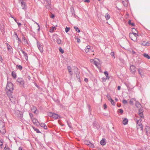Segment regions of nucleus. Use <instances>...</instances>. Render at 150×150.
I'll return each mask as SVG.
<instances>
[{
  "instance_id": "nucleus-1",
  "label": "nucleus",
  "mask_w": 150,
  "mask_h": 150,
  "mask_svg": "<svg viewBox=\"0 0 150 150\" xmlns=\"http://www.w3.org/2000/svg\"><path fill=\"white\" fill-rule=\"evenodd\" d=\"M6 89L7 91V94L11 102H13V99L14 98L12 96V93L14 90L13 85L11 82L7 83Z\"/></svg>"
},
{
  "instance_id": "nucleus-2",
  "label": "nucleus",
  "mask_w": 150,
  "mask_h": 150,
  "mask_svg": "<svg viewBox=\"0 0 150 150\" xmlns=\"http://www.w3.org/2000/svg\"><path fill=\"white\" fill-rule=\"evenodd\" d=\"M17 81L20 86L24 87L25 82L23 79L22 78H18L17 80Z\"/></svg>"
},
{
  "instance_id": "nucleus-3",
  "label": "nucleus",
  "mask_w": 150,
  "mask_h": 150,
  "mask_svg": "<svg viewBox=\"0 0 150 150\" xmlns=\"http://www.w3.org/2000/svg\"><path fill=\"white\" fill-rule=\"evenodd\" d=\"M142 120H140V119L139 120H137V127H138L137 129L139 128H140V130H142L143 129V126L141 122Z\"/></svg>"
},
{
  "instance_id": "nucleus-4",
  "label": "nucleus",
  "mask_w": 150,
  "mask_h": 150,
  "mask_svg": "<svg viewBox=\"0 0 150 150\" xmlns=\"http://www.w3.org/2000/svg\"><path fill=\"white\" fill-rule=\"evenodd\" d=\"M130 70L132 74H134L136 71V67L133 65H130Z\"/></svg>"
},
{
  "instance_id": "nucleus-5",
  "label": "nucleus",
  "mask_w": 150,
  "mask_h": 150,
  "mask_svg": "<svg viewBox=\"0 0 150 150\" xmlns=\"http://www.w3.org/2000/svg\"><path fill=\"white\" fill-rule=\"evenodd\" d=\"M137 33V32L132 33H130L129 34V37L131 38L132 40L134 41V40L132 38V37L134 36V39H137V37L138 36Z\"/></svg>"
},
{
  "instance_id": "nucleus-6",
  "label": "nucleus",
  "mask_w": 150,
  "mask_h": 150,
  "mask_svg": "<svg viewBox=\"0 0 150 150\" xmlns=\"http://www.w3.org/2000/svg\"><path fill=\"white\" fill-rule=\"evenodd\" d=\"M37 46L38 49L39 50L40 52L41 53L43 51L42 46L41 45V43L38 41L37 42Z\"/></svg>"
},
{
  "instance_id": "nucleus-7",
  "label": "nucleus",
  "mask_w": 150,
  "mask_h": 150,
  "mask_svg": "<svg viewBox=\"0 0 150 150\" xmlns=\"http://www.w3.org/2000/svg\"><path fill=\"white\" fill-rule=\"evenodd\" d=\"M84 143L85 144L89 146L90 147H93L94 146L88 140H84Z\"/></svg>"
},
{
  "instance_id": "nucleus-8",
  "label": "nucleus",
  "mask_w": 150,
  "mask_h": 150,
  "mask_svg": "<svg viewBox=\"0 0 150 150\" xmlns=\"http://www.w3.org/2000/svg\"><path fill=\"white\" fill-rule=\"evenodd\" d=\"M70 11L71 13L72 16L75 18H76L77 17V16L75 14V11L74 7H72L70 8Z\"/></svg>"
},
{
  "instance_id": "nucleus-9",
  "label": "nucleus",
  "mask_w": 150,
  "mask_h": 150,
  "mask_svg": "<svg viewBox=\"0 0 150 150\" xmlns=\"http://www.w3.org/2000/svg\"><path fill=\"white\" fill-rule=\"evenodd\" d=\"M20 50L22 52L24 55V57L25 58V59L27 61L28 60V57L27 53L24 51L22 49H21Z\"/></svg>"
},
{
  "instance_id": "nucleus-10",
  "label": "nucleus",
  "mask_w": 150,
  "mask_h": 150,
  "mask_svg": "<svg viewBox=\"0 0 150 150\" xmlns=\"http://www.w3.org/2000/svg\"><path fill=\"white\" fill-rule=\"evenodd\" d=\"M138 71L139 74L142 77L144 76V73L143 71V70L141 68H139L138 69Z\"/></svg>"
},
{
  "instance_id": "nucleus-11",
  "label": "nucleus",
  "mask_w": 150,
  "mask_h": 150,
  "mask_svg": "<svg viewBox=\"0 0 150 150\" xmlns=\"http://www.w3.org/2000/svg\"><path fill=\"white\" fill-rule=\"evenodd\" d=\"M21 4L22 9H24L25 10H26V8H25L26 6L25 3L24 1H22L21 2Z\"/></svg>"
},
{
  "instance_id": "nucleus-12",
  "label": "nucleus",
  "mask_w": 150,
  "mask_h": 150,
  "mask_svg": "<svg viewBox=\"0 0 150 150\" xmlns=\"http://www.w3.org/2000/svg\"><path fill=\"white\" fill-rule=\"evenodd\" d=\"M0 132L2 134H4L6 132L5 127L0 128Z\"/></svg>"
},
{
  "instance_id": "nucleus-13",
  "label": "nucleus",
  "mask_w": 150,
  "mask_h": 150,
  "mask_svg": "<svg viewBox=\"0 0 150 150\" xmlns=\"http://www.w3.org/2000/svg\"><path fill=\"white\" fill-rule=\"evenodd\" d=\"M7 48L8 51L10 52H12L13 51V49L12 47L8 43H7Z\"/></svg>"
},
{
  "instance_id": "nucleus-14",
  "label": "nucleus",
  "mask_w": 150,
  "mask_h": 150,
  "mask_svg": "<svg viewBox=\"0 0 150 150\" xmlns=\"http://www.w3.org/2000/svg\"><path fill=\"white\" fill-rule=\"evenodd\" d=\"M22 40L25 44L29 45V42L27 40L26 38L24 36L22 37Z\"/></svg>"
},
{
  "instance_id": "nucleus-15",
  "label": "nucleus",
  "mask_w": 150,
  "mask_h": 150,
  "mask_svg": "<svg viewBox=\"0 0 150 150\" xmlns=\"http://www.w3.org/2000/svg\"><path fill=\"white\" fill-rule=\"evenodd\" d=\"M145 131L146 134H148V133H150V127L149 126H146L145 129Z\"/></svg>"
},
{
  "instance_id": "nucleus-16",
  "label": "nucleus",
  "mask_w": 150,
  "mask_h": 150,
  "mask_svg": "<svg viewBox=\"0 0 150 150\" xmlns=\"http://www.w3.org/2000/svg\"><path fill=\"white\" fill-rule=\"evenodd\" d=\"M93 64L98 68L99 69L100 68V65L99 63L98 62L96 61H94Z\"/></svg>"
},
{
  "instance_id": "nucleus-17",
  "label": "nucleus",
  "mask_w": 150,
  "mask_h": 150,
  "mask_svg": "<svg viewBox=\"0 0 150 150\" xmlns=\"http://www.w3.org/2000/svg\"><path fill=\"white\" fill-rule=\"evenodd\" d=\"M33 123L34 124L36 125H38V124L39 123V122H38V120L35 118H34L33 119Z\"/></svg>"
},
{
  "instance_id": "nucleus-18",
  "label": "nucleus",
  "mask_w": 150,
  "mask_h": 150,
  "mask_svg": "<svg viewBox=\"0 0 150 150\" xmlns=\"http://www.w3.org/2000/svg\"><path fill=\"white\" fill-rule=\"evenodd\" d=\"M93 126L94 128L98 129L99 126L98 125V124L96 122L94 121L93 123Z\"/></svg>"
},
{
  "instance_id": "nucleus-19",
  "label": "nucleus",
  "mask_w": 150,
  "mask_h": 150,
  "mask_svg": "<svg viewBox=\"0 0 150 150\" xmlns=\"http://www.w3.org/2000/svg\"><path fill=\"white\" fill-rule=\"evenodd\" d=\"M11 75L14 79H16V74L15 71H13L12 72Z\"/></svg>"
},
{
  "instance_id": "nucleus-20",
  "label": "nucleus",
  "mask_w": 150,
  "mask_h": 150,
  "mask_svg": "<svg viewBox=\"0 0 150 150\" xmlns=\"http://www.w3.org/2000/svg\"><path fill=\"white\" fill-rule=\"evenodd\" d=\"M59 117V115L54 113L53 115V117L54 119H57Z\"/></svg>"
},
{
  "instance_id": "nucleus-21",
  "label": "nucleus",
  "mask_w": 150,
  "mask_h": 150,
  "mask_svg": "<svg viewBox=\"0 0 150 150\" xmlns=\"http://www.w3.org/2000/svg\"><path fill=\"white\" fill-rule=\"evenodd\" d=\"M100 144L101 145L104 146L106 144V142L105 141V139H102L100 141Z\"/></svg>"
},
{
  "instance_id": "nucleus-22",
  "label": "nucleus",
  "mask_w": 150,
  "mask_h": 150,
  "mask_svg": "<svg viewBox=\"0 0 150 150\" xmlns=\"http://www.w3.org/2000/svg\"><path fill=\"white\" fill-rule=\"evenodd\" d=\"M128 122V119L126 118H125L123 121L122 123L124 125H125L127 124Z\"/></svg>"
},
{
  "instance_id": "nucleus-23",
  "label": "nucleus",
  "mask_w": 150,
  "mask_h": 150,
  "mask_svg": "<svg viewBox=\"0 0 150 150\" xmlns=\"http://www.w3.org/2000/svg\"><path fill=\"white\" fill-rule=\"evenodd\" d=\"M110 97V99H109L108 100L110 101L112 105H115V102L114 100H112Z\"/></svg>"
},
{
  "instance_id": "nucleus-24",
  "label": "nucleus",
  "mask_w": 150,
  "mask_h": 150,
  "mask_svg": "<svg viewBox=\"0 0 150 150\" xmlns=\"http://www.w3.org/2000/svg\"><path fill=\"white\" fill-rule=\"evenodd\" d=\"M5 127V125L4 122L2 121H0V128H2Z\"/></svg>"
},
{
  "instance_id": "nucleus-25",
  "label": "nucleus",
  "mask_w": 150,
  "mask_h": 150,
  "mask_svg": "<svg viewBox=\"0 0 150 150\" xmlns=\"http://www.w3.org/2000/svg\"><path fill=\"white\" fill-rule=\"evenodd\" d=\"M74 72L75 74H77V73H79V69L77 67H75L74 69Z\"/></svg>"
},
{
  "instance_id": "nucleus-26",
  "label": "nucleus",
  "mask_w": 150,
  "mask_h": 150,
  "mask_svg": "<svg viewBox=\"0 0 150 150\" xmlns=\"http://www.w3.org/2000/svg\"><path fill=\"white\" fill-rule=\"evenodd\" d=\"M90 49V47L89 46H87L85 49V51L86 52V53L88 52L89 51Z\"/></svg>"
},
{
  "instance_id": "nucleus-27",
  "label": "nucleus",
  "mask_w": 150,
  "mask_h": 150,
  "mask_svg": "<svg viewBox=\"0 0 150 150\" xmlns=\"http://www.w3.org/2000/svg\"><path fill=\"white\" fill-rule=\"evenodd\" d=\"M143 56L145 58H147L148 59H150V56L146 53H144L143 54Z\"/></svg>"
},
{
  "instance_id": "nucleus-28",
  "label": "nucleus",
  "mask_w": 150,
  "mask_h": 150,
  "mask_svg": "<svg viewBox=\"0 0 150 150\" xmlns=\"http://www.w3.org/2000/svg\"><path fill=\"white\" fill-rule=\"evenodd\" d=\"M37 110V109L36 107L34 106H33L32 108V112L34 113H36Z\"/></svg>"
},
{
  "instance_id": "nucleus-29",
  "label": "nucleus",
  "mask_w": 150,
  "mask_h": 150,
  "mask_svg": "<svg viewBox=\"0 0 150 150\" xmlns=\"http://www.w3.org/2000/svg\"><path fill=\"white\" fill-rule=\"evenodd\" d=\"M16 68L18 69H19L20 70H21L22 69L23 67L21 65L17 64L16 65Z\"/></svg>"
},
{
  "instance_id": "nucleus-30",
  "label": "nucleus",
  "mask_w": 150,
  "mask_h": 150,
  "mask_svg": "<svg viewBox=\"0 0 150 150\" xmlns=\"http://www.w3.org/2000/svg\"><path fill=\"white\" fill-rule=\"evenodd\" d=\"M104 73L105 74V76H106V77H107V78H108V79H109V77L108 76V72L106 71H105L104 72Z\"/></svg>"
},
{
  "instance_id": "nucleus-31",
  "label": "nucleus",
  "mask_w": 150,
  "mask_h": 150,
  "mask_svg": "<svg viewBox=\"0 0 150 150\" xmlns=\"http://www.w3.org/2000/svg\"><path fill=\"white\" fill-rule=\"evenodd\" d=\"M33 127L34 130L37 133H41V132L38 129L35 128L34 127Z\"/></svg>"
},
{
  "instance_id": "nucleus-32",
  "label": "nucleus",
  "mask_w": 150,
  "mask_h": 150,
  "mask_svg": "<svg viewBox=\"0 0 150 150\" xmlns=\"http://www.w3.org/2000/svg\"><path fill=\"white\" fill-rule=\"evenodd\" d=\"M119 59L120 62H121L123 64H125V61L123 59L121 58H120Z\"/></svg>"
},
{
  "instance_id": "nucleus-33",
  "label": "nucleus",
  "mask_w": 150,
  "mask_h": 150,
  "mask_svg": "<svg viewBox=\"0 0 150 150\" xmlns=\"http://www.w3.org/2000/svg\"><path fill=\"white\" fill-rule=\"evenodd\" d=\"M54 113L52 112H48L47 115L49 116L52 117L53 114Z\"/></svg>"
},
{
  "instance_id": "nucleus-34",
  "label": "nucleus",
  "mask_w": 150,
  "mask_h": 150,
  "mask_svg": "<svg viewBox=\"0 0 150 150\" xmlns=\"http://www.w3.org/2000/svg\"><path fill=\"white\" fill-rule=\"evenodd\" d=\"M122 2L124 6L127 7V4L126 3V2L125 1V0H122Z\"/></svg>"
},
{
  "instance_id": "nucleus-35",
  "label": "nucleus",
  "mask_w": 150,
  "mask_h": 150,
  "mask_svg": "<svg viewBox=\"0 0 150 150\" xmlns=\"http://www.w3.org/2000/svg\"><path fill=\"white\" fill-rule=\"evenodd\" d=\"M74 28L76 32H78V33L80 32V30L77 27L75 26L74 27Z\"/></svg>"
},
{
  "instance_id": "nucleus-36",
  "label": "nucleus",
  "mask_w": 150,
  "mask_h": 150,
  "mask_svg": "<svg viewBox=\"0 0 150 150\" xmlns=\"http://www.w3.org/2000/svg\"><path fill=\"white\" fill-rule=\"evenodd\" d=\"M61 40L59 38H58L57 39V42L58 44H60L61 43Z\"/></svg>"
},
{
  "instance_id": "nucleus-37",
  "label": "nucleus",
  "mask_w": 150,
  "mask_h": 150,
  "mask_svg": "<svg viewBox=\"0 0 150 150\" xmlns=\"http://www.w3.org/2000/svg\"><path fill=\"white\" fill-rule=\"evenodd\" d=\"M15 21L17 23L18 27H20L21 25V23L18 22L17 21V20L16 19H14Z\"/></svg>"
},
{
  "instance_id": "nucleus-38",
  "label": "nucleus",
  "mask_w": 150,
  "mask_h": 150,
  "mask_svg": "<svg viewBox=\"0 0 150 150\" xmlns=\"http://www.w3.org/2000/svg\"><path fill=\"white\" fill-rule=\"evenodd\" d=\"M128 24L129 25H131L132 26H135V24L134 23H132L131 20H129L128 21Z\"/></svg>"
},
{
  "instance_id": "nucleus-39",
  "label": "nucleus",
  "mask_w": 150,
  "mask_h": 150,
  "mask_svg": "<svg viewBox=\"0 0 150 150\" xmlns=\"http://www.w3.org/2000/svg\"><path fill=\"white\" fill-rule=\"evenodd\" d=\"M67 125H68L69 127L70 128H71L72 127L71 126V123L70 122H69L68 121H67Z\"/></svg>"
},
{
  "instance_id": "nucleus-40",
  "label": "nucleus",
  "mask_w": 150,
  "mask_h": 150,
  "mask_svg": "<svg viewBox=\"0 0 150 150\" xmlns=\"http://www.w3.org/2000/svg\"><path fill=\"white\" fill-rule=\"evenodd\" d=\"M56 28L55 27H52L50 31V32H52L54 30H56Z\"/></svg>"
},
{
  "instance_id": "nucleus-41",
  "label": "nucleus",
  "mask_w": 150,
  "mask_h": 150,
  "mask_svg": "<svg viewBox=\"0 0 150 150\" xmlns=\"http://www.w3.org/2000/svg\"><path fill=\"white\" fill-rule=\"evenodd\" d=\"M3 140H0V148H2L3 145Z\"/></svg>"
},
{
  "instance_id": "nucleus-42",
  "label": "nucleus",
  "mask_w": 150,
  "mask_h": 150,
  "mask_svg": "<svg viewBox=\"0 0 150 150\" xmlns=\"http://www.w3.org/2000/svg\"><path fill=\"white\" fill-rule=\"evenodd\" d=\"M105 17L106 19L107 20L109 19L110 18V16L108 14L105 15Z\"/></svg>"
},
{
  "instance_id": "nucleus-43",
  "label": "nucleus",
  "mask_w": 150,
  "mask_h": 150,
  "mask_svg": "<svg viewBox=\"0 0 150 150\" xmlns=\"http://www.w3.org/2000/svg\"><path fill=\"white\" fill-rule=\"evenodd\" d=\"M118 112L121 113V115H122L123 113V111L122 109H120L118 110Z\"/></svg>"
},
{
  "instance_id": "nucleus-44",
  "label": "nucleus",
  "mask_w": 150,
  "mask_h": 150,
  "mask_svg": "<svg viewBox=\"0 0 150 150\" xmlns=\"http://www.w3.org/2000/svg\"><path fill=\"white\" fill-rule=\"evenodd\" d=\"M144 110L142 108H140L139 109V112H138V114L140 113H142L143 112Z\"/></svg>"
},
{
  "instance_id": "nucleus-45",
  "label": "nucleus",
  "mask_w": 150,
  "mask_h": 150,
  "mask_svg": "<svg viewBox=\"0 0 150 150\" xmlns=\"http://www.w3.org/2000/svg\"><path fill=\"white\" fill-rule=\"evenodd\" d=\"M139 117H140L141 118H144V116L143 114V112L142 113H139Z\"/></svg>"
},
{
  "instance_id": "nucleus-46",
  "label": "nucleus",
  "mask_w": 150,
  "mask_h": 150,
  "mask_svg": "<svg viewBox=\"0 0 150 150\" xmlns=\"http://www.w3.org/2000/svg\"><path fill=\"white\" fill-rule=\"evenodd\" d=\"M70 28L69 27H66V28H65V31L66 33H67L69 30L70 29Z\"/></svg>"
},
{
  "instance_id": "nucleus-47",
  "label": "nucleus",
  "mask_w": 150,
  "mask_h": 150,
  "mask_svg": "<svg viewBox=\"0 0 150 150\" xmlns=\"http://www.w3.org/2000/svg\"><path fill=\"white\" fill-rule=\"evenodd\" d=\"M59 50L62 53H64V50L61 47H60L59 48Z\"/></svg>"
},
{
  "instance_id": "nucleus-48",
  "label": "nucleus",
  "mask_w": 150,
  "mask_h": 150,
  "mask_svg": "<svg viewBox=\"0 0 150 150\" xmlns=\"http://www.w3.org/2000/svg\"><path fill=\"white\" fill-rule=\"evenodd\" d=\"M110 55L112 56L113 57V58H115V54L114 52H111L110 54Z\"/></svg>"
},
{
  "instance_id": "nucleus-49",
  "label": "nucleus",
  "mask_w": 150,
  "mask_h": 150,
  "mask_svg": "<svg viewBox=\"0 0 150 150\" xmlns=\"http://www.w3.org/2000/svg\"><path fill=\"white\" fill-rule=\"evenodd\" d=\"M88 108L89 112L90 114H91V108L90 105H88Z\"/></svg>"
},
{
  "instance_id": "nucleus-50",
  "label": "nucleus",
  "mask_w": 150,
  "mask_h": 150,
  "mask_svg": "<svg viewBox=\"0 0 150 150\" xmlns=\"http://www.w3.org/2000/svg\"><path fill=\"white\" fill-rule=\"evenodd\" d=\"M39 124L41 127H44V125H45V124L44 123H39Z\"/></svg>"
},
{
  "instance_id": "nucleus-51",
  "label": "nucleus",
  "mask_w": 150,
  "mask_h": 150,
  "mask_svg": "<svg viewBox=\"0 0 150 150\" xmlns=\"http://www.w3.org/2000/svg\"><path fill=\"white\" fill-rule=\"evenodd\" d=\"M127 103V101L125 99H124L122 101V103L124 104H126Z\"/></svg>"
},
{
  "instance_id": "nucleus-52",
  "label": "nucleus",
  "mask_w": 150,
  "mask_h": 150,
  "mask_svg": "<svg viewBox=\"0 0 150 150\" xmlns=\"http://www.w3.org/2000/svg\"><path fill=\"white\" fill-rule=\"evenodd\" d=\"M132 33H134V32H137V31L136 30V29L134 28H132Z\"/></svg>"
},
{
  "instance_id": "nucleus-53",
  "label": "nucleus",
  "mask_w": 150,
  "mask_h": 150,
  "mask_svg": "<svg viewBox=\"0 0 150 150\" xmlns=\"http://www.w3.org/2000/svg\"><path fill=\"white\" fill-rule=\"evenodd\" d=\"M4 150H10V149L9 147L6 146L4 148Z\"/></svg>"
},
{
  "instance_id": "nucleus-54",
  "label": "nucleus",
  "mask_w": 150,
  "mask_h": 150,
  "mask_svg": "<svg viewBox=\"0 0 150 150\" xmlns=\"http://www.w3.org/2000/svg\"><path fill=\"white\" fill-rule=\"evenodd\" d=\"M67 69L68 70V71L69 72L70 71H71V67L70 66H67Z\"/></svg>"
},
{
  "instance_id": "nucleus-55",
  "label": "nucleus",
  "mask_w": 150,
  "mask_h": 150,
  "mask_svg": "<svg viewBox=\"0 0 150 150\" xmlns=\"http://www.w3.org/2000/svg\"><path fill=\"white\" fill-rule=\"evenodd\" d=\"M107 79H108V78H107V77H106L105 78H104V77H103L102 78V81H106V80Z\"/></svg>"
},
{
  "instance_id": "nucleus-56",
  "label": "nucleus",
  "mask_w": 150,
  "mask_h": 150,
  "mask_svg": "<svg viewBox=\"0 0 150 150\" xmlns=\"http://www.w3.org/2000/svg\"><path fill=\"white\" fill-rule=\"evenodd\" d=\"M145 42V46H148L150 44V43L148 42Z\"/></svg>"
},
{
  "instance_id": "nucleus-57",
  "label": "nucleus",
  "mask_w": 150,
  "mask_h": 150,
  "mask_svg": "<svg viewBox=\"0 0 150 150\" xmlns=\"http://www.w3.org/2000/svg\"><path fill=\"white\" fill-rule=\"evenodd\" d=\"M13 35L14 36H15V37H16L17 38H18V35L17 34V33L16 32H14V35Z\"/></svg>"
},
{
  "instance_id": "nucleus-58",
  "label": "nucleus",
  "mask_w": 150,
  "mask_h": 150,
  "mask_svg": "<svg viewBox=\"0 0 150 150\" xmlns=\"http://www.w3.org/2000/svg\"><path fill=\"white\" fill-rule=\"evenodd\" d=\"M79 73H77V74H76V77L78 79H80V77L79 76Z\"/></svg>"
},
{
  "instance_id": "nucleus-59",
  "label": "nucleus",
  "mask_w": 150,
  "mask_h": 150,
  "mask_svg": "<svg viewBox=\"0 0 150 150\" xmlns=\"http://www.w3.org/2000/svg\"><path fill=\"white\" fill-rule=\"evenodd\" d=\"M17 39L18 40V42L19 44H20V43H21V40L20 38H17Z\"/></svg>"
},
{
  "instance_id": "nucleus-60",
  "label": "nucleus",
  "mask_w": 150,
  "mask_h": 150,
  "mask_svg": "<svg viewBox=\"0 0 150 150\" xmlns=\"http://www.w3.org/2000/svg\"><path fill=\"white\" fill-rule=\"evenodd\" d=\"M141 45H143V46H145V42L144 41V42H142L141 43Z\"/></svg>"
},
{
  "instance_id": "nucleus-61",
  "label": "nucleus",
  "mask_w": 150,
  "mask_h": 150,
  "mask_svg": "<svg viewBox=\"0 0 150 150\" xmlns=\"http://www.w3.org/2000/svg\"><path fill=\"white\" fill-rule=\"evenodd\" d=\"M84 81L86 83H87L88 81V79L87 78H85L84 79Z\"/></svg>"
},
{
  "instance_id": "nucleus-62",
  "label": "nucleus",
  "mask_w": 150,
  "mask_h": 150,
  "mask_svg": "<svg viewBox=\"0 0 150 150\" xmlns=\"http://www.w3.org/2000/svg\"><path fill=\"white\" fill-rule=\"evenodd\" d=\"M29 115L31 118H32L33 116V114L31 113H29Z\"/></svg>"
},
{
  "instance_id": "nucleus-63",
  "label": "nucleus",
  "mask_w": 150,
  "mask_h": 150,
  "mask_svg": "<svg viewBox=\"0 0 150 150\" xmlns=\"http://www.w3.org/2000/svg\"><path fill=\"white\" fill-rule=\"evenodd\" d=\"M46 1L48 4H50V3L51 0H45Z\"/></svg>"
},
{
  "instance_id": "nucleus-64",
  "label": "nucleus",
  "mask_w": 150,
  "mask_h": 150,
  "mask_svg": "<svg viewBox=\"0 0 150 150\" xmlns=\"http://www.w3.org/2000/svg\"><path fill=\"white\" fill-rule=\"evenodd\" d=\"M81 41L80 39L79 38L77 39V42L78 43H79Z\"/></svg>"
}]
</instances>
